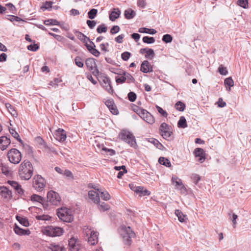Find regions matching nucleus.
Wrapping results in <instances>:
<instances>
[{
	"instance_id": "f257e3e1",
	"label": "nucleus",
	"mask_w": 251,
	"mask_h": 251,
	"mask_svg": "<svg viewBox=\"0 0 251 251\" xmlns=\"http://www.w3.org/2000/svg\"><path fill=\"white\" fill-rule=\"evenodd\" d=\"M33 167L29 161L25 160L20 164L19 175L22 179H29L33 175Z\"/></svg>"
},
{
	"instance_id": "f03ea898",
	"label": "nucleus",
	"mask_w": 251,
	"mask_h": 251,
	"mask_svg": "<svg viewBox=\"0 0 251 251\" xmlns=\"http://www.w3.org/2000/svg\"><path fill=\"white\" fill-rule=\"evenodd\" d=\"M56 214L62 221L71 223L73 221V216L71 210L67 207H61L57 210Z\"/></svg>"
},
{
	"instance_id": "7ed1b4c3",
	"label": "nucleus",
	"mask_w": 251,
	"mask_h": 251,
	"mask_svg": "<svg viewBox=\"0 0 251 251\" xmlns=\"http://www.w3.org/2000/svg\"><path fill=\"white\" fill-rule=\"evenodd\" d=\"M119 136L121 140L127 143L131 147L135 148L137 146L135 137L131 132L127 130H123L120 133Z\"/></svg>"
},
{
	"instance_id": "20e7f679",
	"label": "nucleus",
	"mask_w": 251,
	"mask_h": 251,
	"mask_svg": "<svg viewBox=\"0 0 251 251\" xmlns=\"http://www.w3.org/2000/svg\"><path fill=\"white\" fill-rule=\"evenodd\" d=\"M159 133L165 140L171 141L173 139L171 126L165 123H162L159 128Z\"/></svg>"
},
{
	"instance_id": "39448f33",
	"label": "nucleus",
	"mask_w": 251,
	"mask_h": 251,
	"mask_svg": "<svg viewBox=\"0 0 251 251\" xmlns=\"http://www.w3.org/2000/svg\"><path fill=\"white\" fill-rule=\"evenodd\" d=\"M63 232L62 228L52 226H48L43 230L44 234L50 237L60 236L62 235Z\"/></svg>"
},
{
	"instance_id": "423d86ee",
	"label": "nucleus",
	"mask_w": 251,
	"mask_h": 251,
	"mask_svg": "<svg viewBox=\"0 0 251 251\" xmlns=\"http://www.w3.org/2000/svg\"><path fill=\"white\" fill-rule=\"evenodd\" d=\"M9 161L14 164H17L22 159V153L17 149L13 148L10 150L7 154Z\"/></svg>"
},
{
	"instance_id": "0eeeda50",
	"label": "nucleus",
	"mask_w": 251,
	"mask_h": 251,
	"mask_svg": "<svg viewBox=\"0 0 251 251\" xmlns=\"http://www.w3.org/2000/svg\"><path fill=\"white\" fill-rule=\"evenodd\" d=\"M122 233L121 234L125 243L126 245H130L131 242V239L135 236V233L132 230L130 226H123Z\"/></svg>"
},
{
	"instance_id": "6e6552de",
	"label": "nucleus",
	"mask_w": 251,
	"mask_h": 251,
	"mask_svg": "<svg viewBox=\"0 0 251 251\" xmlns=\"http://www.w3.org/2000/svg\"><path fill=\"white\" fill-rule=\"evenodd\" d=\"M46 181L40 175H36L33 180V187L38 192L42 191L45 186Z\"/></svg>"
},
{
	"instance_id": "1a4fd4ad",
	"label": "nucleus",
	"mask_w": 251,
	"mask_h": 251,
	"mask_svg": "<svg viewBox=\"0 0 251 251\" xmlns=\"http://www.w3.org/2000/svg\"><path fill=\"white\" fill-rule=\"evenodd\" d=\"M85 64L89 71L92 72L94 75L99 74V71L97 68L96 59L93 58H88L85 60Z\"/></svg>"
},
{
	"instance_id": "9d476101",
	"label": "nucleus",
	"mask_w": 251,
	"mask_h": 251,
	"mask_svg": "<svg viewBox=\"0 0 251 251\" xmlns=\"http://www.w3.org/2000/svg\"><path fill=\"white\" fill-rule=\"evenodd\" d=\"M47 199L49 201L54 205H57L60 201V197L59 194L53 191H50L48 193Z\"/></svg>"
},
{
	"instance_id": "9b49d317",
	"label": "nucleus",
	"mask_w": 251,
	"mask_h": 251,
	"mask_svg": "<svg viewBox=\"0 0 251 251\" xmlns=\"http://www.w3.org/2000/svg\"><path fill=\"white\" fill-rule=\"evenodd\" d=\"M141 114L140 117L149 124L152 125L155 122L154 117L147 110H143Z\"/></svg>"
},
{
	"instance_id": "f8f14e48",
	"label": "nucleus",
	"mask_w": 251,
	"mask_h": 251,
	"mask_svg": "<svg viewBox=\"0 0 251 251\" xmlns=\"http://www.w3.org/2000/svg\"><path fill=\"white\" fill-rule=\"evenodd\" d=\"M105 104L113 114L116 115L118 114L119 111L112 99L107 100L105 101Z\"/></svg>"
},
{
	"instance_id": "ddd939ff",
	"label": "nucleus",
	"mask_w": 251,
	"mask_h": 251,
	"mask_svg": "<svg viewBox=\"0 0 251 251\" xmlns=\"http://www.w3.org/2000/svg\"><path fill=\"white\" fill-rule=\"evenodd\" d=\"M7 183L11 185L20 195L25 196V191L22 188L21 186L18 182L13 180H8Z\"/></svg>"
},
{
	"instance_id": "4468645a",
	"label": "nucleus",
	"mask_w": 251,
	"mask_h": 251,
	"mask_svg": "<svg viewBox=\"0 0 251 251\" xmlns=\"http://www.w3.org/2000/svg\"><path fill=\"white\" fill-rule=\"evenodd\" d=\"M55 139L59 142H63L66 140V134L65 131L61 128H58L54 132Z\"/></svg>"
},
{
	"instance_id": "2eb2a0df",
	"label": "nucleus",
	"mask_w": 251,
	"mask_h": 251,
	"mask_svg": "<svg viewBox=\"0 0 251 251\" xmlns=\"http://www.w3.org/2000/svg\"><path fill=\"white\" fill-rule=\"evenodd\" d=\"M101 85L109 93L112 94L113 90L111 85V81L109 77H104L102 80Z\"/></svg>"
},
{
	"instance_id": "dca6fc26",
	"label": "nucleus",
	"mask_w": 251,
	"mask_h": 251,
	"mask_svg": "<svg viewBox=\"0 0 251 251\" xmlns=\"http://www.w3.org/2000/svg\"><path fill=\"white\" fill-rule=\"evenodd\" d=\"M140 70L144 73H148L153 72L152 66L147 60H145L142 63L141 65Z\"/></svg>"
},
{
	"instance_id": "f3484780",
	"label": "nucleus",
	"mask_w": 251,
	"mask_h": 251,
	"mask_svg": "<svg viewBox=\"0 0 251 251\" xmlns=\"http://www.w3.org/2000/svg\"><path fill=\"white\" fill-rule=\"evenodd\" d=\"M194 153L196 157H199L198 159L199 162L202 163L205 160V153L202 149L197 148L195 150Z\"/></svg>"
},
{
	"instance_id": "a211bd4d",
	"label": "nucleus",
	"mask_w": 251,
	"mask_h": 251,
	"mask_svg": "<svg viewBox=\"0 0 251 251\" xmlns=\"http://www.w3.org/2000/svg\"><path fill=\"white\" fill-rule=\"evenodd\" d=\"M11 143L10 138L6 136H3L0 137V148L2 151L6 149Z\"/></svg>"
},
{
	"instance_id": "6ab92c4d",
	"label": "nucleus",
	"mask_w": 251,
	"mask_h": 251,
	"mask_svg": "<svg viewBox=\"0 0 251 251\" xmlns=\"http://www.w3.org/2000/svg\"><path fill=\"white\" fill-rule=\"evenodd\" d=\"M172 181L173 185H175L176 188L180 190H185V188L183 185L182 180L177 176H173L172 178Z\"/></svg>"
},
{
	"instance_id": "aec40b11",
	"label": "nucleus",
	"mask_w": 251,
	"mask_h": 251,
	"mask_svg": "<svg viewBox=\"0 0 251 251\" xmlns=\"http://www.w3.org/2000/svg\"><path fill=\"white\" fill-rule=\"evenodd\" d=\"M88 197L96 204H98L100 202V195L98 191L96 192L94 190L89 191L88 192Z\"/></svg>"
},
{
	"instance_id": "412c9836",
	"label": "nucleus",
	"mask_w": 251,
	"mask_h": 251,
	"mask_svg": "<svg viewBox=\"0 0 251 251\" xmlns=\"http://www.w3.org/2000/svg\"><path fill=\"white\" fill-rule=\"evenodd\" d=\"M14 231L16 234L20 236L28 235L30 234V231L29 229H24L22 228H20L16 224L15 225L14 227Z\"/></svg>"
},
{
	"instance_id": "4be33fe9",
	"label": "nucleus",
	"mask_w": 251,
	"mask_h": 251,
	"mask_svg": "<svg viewBox=\"0 0 251 251\" xmlns=\"http://www.w3.org/2000/svg\"><path fill=\"white\" fill-rule=\"evenodd\" d=\"M90 236L88 238V243L91 245H94L98 243L99 233L92 231L90 232Z\"/></svg>"
},
{
	"instance_id": "5701e85b",
	"label": "nucleus",
	"mask_w": 251,
	"mask_h": 251,
	"mask_svg": "<svg viewBox=\"0 0 251 251\" xmlns=\"http://www.w3.org/2000/svg\"><path fill=\"white\" fill-rule=\"evenodd\" d=\"M90 43L92 45V46L89 45L88 44L85 45V46L86 47L87 50L91 53H92L95 56H99L100 52L98 50H97L95 48L96 46L95 44L92 41H90Z\"/></svg>"
},
{
	"instance_id": "b1692460",
	"label": "nucleus",
	"mask_w": 251,
	"mask_h": 251,
	"mask_svg": "<svg viewBox=\"0 0 251 251\" xmlns=\"http://www.w3.org/2000/svg\"><path fill=\"white\" fill-rule=\"evenodd\" d=\"M0 195L5 199H10L12 197V192L6 187H0Z\"/></svg>"
},
{
	"instance_id": "393cba45",
	"label": "nucleus",
	"mask_w": 251,
	"mask_h": 251,
	"mask_svg": "<svg viewBox=\"0 0 251 251\" xmlns=\"http://www.w3.org/2000/svg\"><path fill=\"white\" fill-rule=\"evenodd\" d=\"M175 215L177 217L179 221L181 223H186L188 220L187 216L184 215L182 212L179 210L176 209L175 210Z\"/></svg>"
},
{
	"instance_id": "a878e982",
	"label": "nucleus",
	"mask_w": 251,
	"mask_h": 251,
	"mask_svg": "<svg viewBox=\"0 0 251 251\" xmlns=\"http://www.w3.org/2000/svg\"><path fill=\"white\" fill-rule=\"evenodd\" d=\"M121 14V11L119 8H113V10L109 14V19L113 22L118 19Z\"/></svg>"
},
{
	"instance_id": "bb28decb",
	"label": "nucleus",
	"mask_w": 251,
	"mask_h": 251,
	"mask_svg": "<svg viewBox=\"0 0 251 251\" xmlns=\"http://www.w3.org/2000/svg\"><path fill=\"white\" fill-rule=\"evenodd\" d=\"M93 188L97 190L99 193L101 198L104 201H108L110 199V195L107 191H102L101 189L97 188L96 187H93Z\"/></svg>"
},
{
	"instance_id": "cd10ccee",
	"label": "nucleus",
	"mask_w": 251,
	"mask_h": 251,
	"mask_svg": "<svg viewBox=\"0 0 251 251\" xmlns=\"http://www.w3.org/2000/svg\"><path fill=\"white\" fill-rule=\"evenodd\" d=\"M135 15L136 12L131 8H128L124 11V16L127 20L133 19Z\"/></svg>"
},
{
	"instance_id": "c85d7f7f",
	"label": "nucleus",
	"mask_w": 251,
	"mask_h": 251,
	"mask_svg": "<svg viewBox=\"0 0 251 251\" xmlns=\"http://www.w3.org/2000/svg\"><path fill=\"white\" fill-rule=\"evenodd\" d=\"M49 249L51 251H66V249L63 246L55 243L51 244L49 247Z\"/></svg>"
},
{
	"instance_id": "c756f323",
	"label": "nucleus",
	"mask_w": 251,
	"mask_h": 251,
	"mask_svg": "<svg viewBox=\"0 0 251 251\" xmlns=\"http://www.w3.org/2000/svg\"><path fill=\"white\" fill-rule=\"evenodd\" d=\"M138 32L143 33H148L153 35L156 33V31L153 28H148L147 27H141L139 29Z\"/></svg>"
},
{
	"instance_id": "7c9ffc66",
	"label": "nucleus",
	"mask_w": 251,
	"mask_h": 251,
	"mask_svg": "<svg viewBox=\"0 0 251 251\" xmlns=\"http://www.w3.org/2000/svg\"><path fill=\"white\" fill-rule=\"evenodd\" d=\"M158 162L162 165H164L167 167H170L171 166L170 161L164 157H160L158 159Z\"/></svg>"
},
{
	"instance_id": "2f4dec72",
	"label": "nucleus",
	"mask_w": 251,
	"mask_h": 251,
	"mask_svg": "<svg viewBox=\"0 0 251 251\" xmlns=\"http://www.w3.org/2000/svg\"><path fill=\"white\" fill-rule=\"evenodd\" d=\"M16 219L21 225L25 227H27L29 226L28 221L26 218L17 215L16 216Z\"/></svg>"
},
{
	"instance_id": "473e14b6",
	"label": "nucleus",
	"mask_w": 251,
	"mask_h": 251,
	"mask_svg": "<svg viewBox=\"0 0 251 251\" xmlns=\"http://www.w3.org/2000/svg\"><path fill=\"white\" fill-rule=\"evenodd\" d=\"M177 126L179 128H184L187 127V124L186 120L184 116L180 117L179 121L177 123Z\"/></svg>"
},
{
	"instance_id": "72a5a7b5",
	"label": "nucleus",
	"mask_w": 251,
	"mask_h": 251,
	"mask_svg": "<svg viewBox=\"0 0 251 251\" xmlns=\"http://www.w3.org/2000/svg\"><path fill=\"white\" fill-rule=\"evenodd\" d=\"M30 200L32 201H37L42 204L45 201L44 198L36 194H33L31 196Z\"/></svg>"
},
{
	"instance_id": "f704fd0d",
	"label": "nucleus",
	"mask_w": 251,
	"mask_h": 251,
	"mask_svg": "<svg viewBox=\"0 0 251 251\" xmlns=\"http://www.w3.org/2000/svg\"><path fill=\"white\" fill-rule=\"evenodd\" d=\"M149 141L153 144L157 149L159 150H162V149L164 148L162 144L155 138H150Z\"/></svg>"
},
{
	"instance_id": "c9c22d12",
	"label": "nucleus",
	"mask_w": 251,
	"mask_h": 251,
	"mask_svg": "<svg viewBox=\"0 0 251 251\" xmlns=\"http://www.w3.org/2000/svg\"><path fill=\"white\" fill-rule=\"evenodd\" d=\"M53 3L52 1H49L45 2L41 8L43 10H48V11H51L52 9V5Z\"/></svg>"
},
{
	"instance_id": "e433bc0d",
	"label": "nucleus",
	"mask_w": 251,
	"mask_h": 251,
	"mask_svg": "<svg viewBox=\"0 0 251 251\" xmlns=\"http://www.w3.org/2000/svg\"><path fill=\"white\" fill-rule=\"evenodd\" d=\"M44 24L46 25H58L59 22L55 19H48L44 21Z\"/></svg>"
},
{
	"instance_id": "4c0bfd02",
	"label": "nucleus",
	"mask_w": 251,
	"mask_h": 251,
	"mask_svg": "<svg viewBox=\"0 0 251 251\" xmlns=\"http://www.w3.org/2000/svg\"><path fill=\"white\" fill-rule=\"evenodd\" d=\"M99 209L100 210L102 211H105L110 209V205L104 202L98 203Z\"/></svg>"
},
{
	"instance_id": "58836bf2",
	"label": "nucleus",
	"mask_w": 251,
	"mask_h": 251,
	"mask_svg": "<svg viewBox=\"0 0 251 251\" xmlns=\"http://www.w3.org/2000/svg\"><path fill=\"white\" fill-rule=\"evenodd\" d=\"M190 177L192 182L194 183L195 185H198L199 182L201 179V177L199 175L196 174H192L191 175Z\"/></svg>"
},
{
	"instance_id": "ea45409f",
	"label": "nucleus",
	"mask_w": 251,
	"mask_h": 251,
	"mask_svg": "<svg viewBox=\"0 0 251 251\" xmlns=\"http://www.w3.org/2000/svg\"><path fill=\"white\" fill-rule=\"evenodd\" d=\"M9 131L10 133L12 135V136L15 139L17 140L19 142L22 143V140L20 138V136L19 134L15 131V130L13 128H9Z\"/></svg>"
},
{
	"instance_id": "a19ab883",
	"label": "nucleus",
	"mask_w": 251,
	"mask_h": 251,
	"mask_svg": "<svg viewBox=\"0 0 251 251\" xmlns=\"http://www.w3.org/2000/svg\"><path fill=\"white\" fill-rule=\"evenodd\" d=\"M141 189H139V192H137V194H139L140 196H149L151 192L147 189H145L144 187L140 186Z\"/></svg>"
},
{
	"instance_id": "79ce46f5",
	"label": "nucleus",
	"mask_w": 251,
	"mask_h": 251,
	"mask_svg": "<svg viewBox=\"0 0 251 251\" xmlns=\"http://www.w3.org/2000/svg\"><path fill=\"white\" fill-rule=\"evenodd\" d=\"M109 70L111 72H112L115 74L118 75H123V74H124L125 71H124L121 69L116 68H114V67H110L109 68Z\"/></svg>"
},
{
	"instance_id": "37998d69",
	"label": "nucleus",
	"mask_w": 251,
	"mask_h": 251,
	"mask_svg": "<svg viewBox=\"0 0 251 251\" xmlns=\"http://www.w3.org/2000/svg\"><path fill=\"white\" fill-rule=\"evenodd\" d=\"M75 64L79 68H82L84 66V63L83 62V59L80 56H76L75 60Z\"/></svg>"
},
{
	"instance_id": "c03bdc74",
	"label": "nucleus",
	"mask_w": 251,
	"mask_h": 251,
	"mask_svg": "<svg viewBox=\"0 0 251 251\" xmlns=\"http://www.w3.org/2000/svg\"><path fill=\"white\" fill-rule=\"evenodd\" d=\"M124 74L123 75L125 76L126 80H127V83H133L135 81L134 77L128 73L124 72Z\"/></svg>"
},
{
	"instance_id": "a18cd8bd",
	"label": "nucleus",
	"mask_w": 251,
	"mask_h": 251,
	"mask_svg": "<svg viewBox=\"0 0 251 251\" xmlns=\"http://www.w3.org/2000/svg\"><path fill=\"white\" fill-rule=\"evenodd\" d=\"M175 107L179 111H183L185 108V105L183 102L179 101L176 103Z\"/></svg>"
},
{
	"instance_id": "49530a36",
	"label": "nucleus",
	"mask_w": 251,
	"mask_h": 251,
	"mask_svg": "<svg viewBox=\"0 0 251 251\" xmlns=\"http://www.w3.org/2000/svg\"><path fill=\"white\" fill-rule=\"evenodd\" d=\"M98 10L95 8H93L88 12V17L90 19H93L96 16Z\"/></svg>"
},
{
	"instance_id": "de8ad7c7",
	"label": "nucleus",
	"mask_w": 251,
	"mask_h": 251,
	"mask_svg": "<svg viewBox=\"0 0 251 251\" xmlns=\"http://www.w3.org/2000/svg\"><path fill=\"white\" fill-rule=\"evenodd\" d=\"M107 30V27L105 25V24H102L98 27L97 31L99 33H102L103 32H106Z\"/></svg>"
},
{
	"instance_id": "09e8293b",
	"label": "nucleus",
	"mask_w": 251,
	"mask_h": 251,
	"mask_svg": "<svg viewBox=\"0 0 251 251\" xmlns=\"http://www.w3.org/2000/svg\"><path fill=\"white\" fill-rule=\"evenodd\" d=\"M143 42L146 44H152L155 42V39L153 37L144 36L143 39Z\"/></svg>"
},
{
	"instance_id": "8fccbe9b",
	"label": "nucleus",
	"mask_w": 251,
	"mask_h": 251,
	"mask_svg": "<svg viewBox=\"0 0 251 251\" xmlns=\"http://www.w3.org/2000/svg\"><path fill=\"white\" fill-rule=\"evenodd\" d=\"M162 40L165 43H169L172 41L173 37L170 34H166L163 36Z\"/></svg>"
},
{
	"instance_id": "3c124183",
	"label": "nucleus",
	"mask_w": 251,
	"mask_h": 251,
	"mask_svg": "<svg viewBox=\"0 0 251 251\" xmlns=\"http://www.w3.org/2000/svg\"><path fill=\"white\" fill-rule=\"evenodd\" d=\"M155 56L154 50L152 49H148L145 57L149 59H152Z\"/></svg>"
},
{
	"instance_id": "603ef678",
	"label": "nucleus",
	"mask_w": 251,
	"mask_h": 251,
	"mask_svg": "<svg viewBox=\"0 0 251 251\" xmlns=\"http://www.w3.org/2000/svg\"><path fill=\"white\" fill-rule=\"evenodd\" d=\"M39 48L38 44H35V41H33V44H30L27 46V49L32 51H36Z\"/></svg>"
},
{
	"instance_id": "864d4df0",
	"label": "nucleus",
	"mask_w": 251,
	"mask_h": 251,
	"mask_svg": "<svg viewBox=\"0 0 251 251\" xmlns=\"http://www.w3.org/2000/svg\"><path fill=\"white\" fill-rule=\"evenodd\" d=\"M61 81L62 80L60 78H55L53 79V81H51L49 84L50 86L56 88L58 86V83L61 82Z\"/></svg>"
},
{
	"instance_id": "5fc2aeb1",
	"label": "nucleus",
	"mask_w": 251,
	"mask_h": 251,
	"mask_svg": "<svg viewBox=\"0 0 251 251\" xmlns=\"http://www.w3.org/2000/svg\"><path fill=\"white\" fill-rule=\"evenodd\" d=\"M237 4L244 8H247L248 7V0H238Z\"/></svg>"
},
{
	"instance_id": "6e6d98bb",
	"label": "nucleus",
	"mask_w": 251,
	"mask_h": 251,
	"mask_svg": "<svg viewBox=\"0 0 251 251\" xmlns=\"http://www.w3.org/2000/svg\"><path fill=\"white\" fill-rule=\"evenodd\" d=\"M224 83L226 85H227L229 87V90H230V87L233 86L234 85L233 80L231 77L226 78L225 79Z\"/></svg>"
},
{
	"instance_id": "4d7b16f0",
	"label": "nucleus",
	"mask_w": 251,
	"mask_h": 251,
	"mask_svg": "<svg viewBox=\"0 0 251 251\" xmlns=\"http://www.w3.org/2000/svg\"><path fill=\"white\" fill-rule=\"evenodd\" d=\"M127 98L128 100L131 102H134L135 101L137 96L136 94L133 92H130L127 94Z\"/></svg>"
},
{
	"instance_id": "13d9d810",
	"label": "nucleus",
	"mask_w": 251,
	"mask_h": 251,
	"mask_svg": "<svg viewBox=\"0 0 251 251\" xmlns=\"http://www.w3.org/2000/svg\"><path fill=\"white\" fill-rule=\"evenodd\" d=\"M156 108L158 113H159L162 117L165 118H166L167 117V112L165 110L163 109V108H162L161 107L158 105H156Z\"/></svg>"
},
{
	"instance_id": "bf43d9fd",
	"label": "nucleus",
	"mask_w": 251,
	"mask_h": 251,
	"mask_svg": "<svg viewBox=\"0 0 251 251\" xmlns=\"http://www.w3.org/2000/svg\"><path fill=\"white\" fill-rule=\"evenodd\" d=\"M218 72L222 75H226L228 74V71L226 68L224 67L222 65L219 67Z\"/></svg>"
},
{
	"instance_id": "052dcab7",
	"label": "nucleus",
	"mask_w": 251,
	"mask_h": 251,
	"mask_svg": "<svg viewBox=\"0 0 251 251\" xmlns=\"http://www.w3.org/2000/svg\"><path fill=\"white\" fill-rule=\"evenodd\" d=\"M131 53L128 51H125L121 54V58L124 61H127L131 56Z\"/></svg>"
},
{
	"instance_id": "680f3d73",
	"label": "nucleus",
	"mask_w": 251,
	"mask_h": 251,
	"mask_svg": "<svg viewBox=\"0 0 251 251\" xmlns=\"http://www.w3.org/2000/svg\"><path fill=\"white\" fill-rule=\"evenodd\" d=\"M7 17H10V18H7L8 20H10L11 22H20V21H24L21 18L14 15H7Z\"/></svg>"
},
{
	"instance_id": "e2e57ef3",
	"label": "nucleus",
	"mask_w": 251,
	"mask_h": 251,
	"mask_svg": "<svg viewBox=\"0 0 251 251\" xmlns=\"http://www.w3.org/2000/svg\"><path fill=\"white\" fill-rule=\"evenodd\" d=\"M132 109L140 117V115H141V114H140V113L141 114L142 113H143V111L145 110V109L141 108L136 105H134L132 107Z\"/></svg>"
},
{
	"instance_id": "0e129e2a",
	"label": "nucleus",
	"mask_w": 251,
	"mask_h": 251,
	"mask_svg": "<svg viewBox=\"0 0 251 251\" xmlns=\"http://www.w3.org/2000/svg\"><path fill=\"white\" fill-rule=\"evenodd\" d=\"M50 218V216L47 215H37L36 217V219L43 221L49 220Z\"/></svg>"
},
{
	"instance_id": "69168bd1",
	"label": "nucleus",
	"mask_w": 251,
	"mask_h": 251,
	"mask_svg": "<svg viewBox=\"0 0 251 251\" xmlns=\"http://www.w3.org/2000/svg\"><path fill=\"white\" fill-rule=\"evenodd\" d=\"M6 107L8 109V111L13 115L17 114L16 112L14 109V107L9 103L6 104Z\"/></svg>"
},
{
	"instance_id": "338daca9",
	"label": "nucleus",
	"mask_w": 251,
	"mask_h": 251,
	"mask_svg": "<svg viewBox=\"0 0 251 251\" xmlns=\"http://www.w3.org/2000/svg\"><path fill=\"white\" fill-rule=\"evenodd\" d=\"M1 170L2 173L5 175H8L10 172L8 167L3 164H1Z\"/></svg>"
},
{
	"instance_id": "774afa93",
	"label": "nucleus",
	"mask_w": 251,
	"mask_h": 251,
	"mask_svg": "<svg viewBox=\"0 0 251 251\" xmlns=\"http://www.w3.org/2000/svg\"><path fill=\"white\" fill-rule=\"evenodd\" d=\"M120 28L118 25L113 26L110 29V33L111 34H115L119 32Z\"/></svg>"
}]
</instances>
